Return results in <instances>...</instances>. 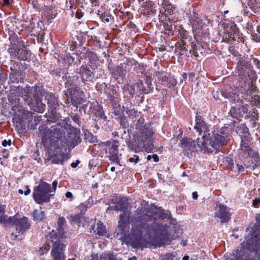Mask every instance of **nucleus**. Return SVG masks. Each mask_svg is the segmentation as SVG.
<instances>
[{
	"label": "nucleus",
	"mask_w": 260,
	"mask_h": 260,
	"mask_svg": "<svg viewBox=\"0 0 260 260\" xmlns=\"http://www.w3.org/2000/svg\"><path fill=\"white\" fill-rule=\"evenodd\" d=\"M143 207L137 210V216L132 221L131 244L134 248L160 247L168 238L169 225L155 222L159 219L161 208L149 207L143 201Z\"/></svg>",
	"instance_id": "obj_1"
},
{
	"label": "nucleus",
	"mask_w": 260,
	"mask_h": 260,
	"mask_svg": "<svg viewBox=\"0 0 260 260\" xmlns=\"http://www.w3.org/2000/svg\"><path fill=\"white\" fill-rule=\"evenodd\" d=\"M39 136L41 142L47 150L49 159L52 164H62L65 154L61 151V142H63L65 131L62 127L52 126L47 129L45 125L39 126Z\"/></svg>",
	"instance_id": "obj_2"
},
{
	"label": "nucleus",
	"mask_w": 260,
	"mask_h": 260,
	"mask_svg": "<svg viewBox=\"0 0 260 260\" xmlns=\"http://www.w3.org/2000/svg\"><path fill=\"white\" fill-rule=\"evenodd\" d=\"M144 120L140 118L136 123V129L139 132L133 141L128 144V148L132 151L138 152L145 151L147 153L152 151L154 148L152 128L144 124Z\"/></svg>",
	"instance_id": "obj_3"
},
{
	"label": "nucleus",
	"mask_w": 260,
	"mask_h": 260,
	"mask_svg": "<svg viewBox=\"0 0 260 260\" xmlns=\"http://www.w3.org/2000/svg\"><path fill=\"white\" fill-rule=\"evenodd\" d=\"M234 132V126L231 124H225L220 129L214 131L212 134L208 133L202 136L203 146L205 147V152L216 153L219 147L226 144L229 137Z\"/></svg>",
	"instance_id": "obj_4"
},
{
	"label": "nucleus",
	"mask_w": 260,
	"mask_h": 260,
	"mask_svg": "<svg viewBox=\"0 0 260 260\" xmlns=\"http://www.w3.org/2000/svg\"><path fill=\"white\" fill-rule=\"evenodd\" d=\"M18 90L26 104L34 107V110L37 112L42 113L44 112L46 105L42 102L41 99L43 91V86L40 85L32 87L27 85Z\"/></svg>",
	"instance_id": "obj_5"
},
{
	"label": "nucleus",
	"mask_w": 260,
	"mask_h": 260,
	"mask_svg": "<svg viewBox=\"0 0 260 260\" xmlns=\"http://www.w3.org/2000/svg\"><path fill=\"white\" fill-rule=\"evenodd\" d=\"M58 233L52 231L47 237L46 243L48 247L52 248L50 255L53 260H66L64 251L66 246L63 233Z\"/></svg>",
	"instance_id": "obj_6"
},
{
	"label": "nucleus",
	"mask_w": 260,
	"mask_h": 260,
	"mask_svg": "<svg viewBox=\"0 0 260 260\" xmlns=\"http://www.w3.org/2000/svg\"><path fill=\"white\" fill-rule=\"evenodd\" d=\"M53 196L54 193H51V185L43 181H41L39 184L35 187L32 193L35 201L42 205L49 203Z\"/></svg>",
	"instance_id": "obj_7"
},
{
	"label": "nucleus",
	"mask_w": 260,
	"mask_h": 260,
	"mask_svg": "<svg viewBox=\"0 0 260 260\" xmlns=\"http://www.w3.org/2000/svg\"><path fill=\"white\" fill-rule=\"evenodd\" d=\"M22 43V40H18L12 43L8 50V52L14 59L29 61L32 57V54L24 47Z\"/></svg>",
	"instance_id": "obj_8"
},
{
	"label": "nucleus",
	"mask_w": 260,
	"mask_h": 260,
	"mask_svg": "<svg viewBox=\"0 0 260 260\" xmlns=\"http://www.w3.org/2000/svg\"><path fill=\"white\" fill-rule=\"evenodd\" d=\"M80 134V131L78 129L70 128L67 137L64 136L63 142H61V151L64 152L67 149H72L77 146L81 141Z\"/></svg>",
	"instance_id": "obj_9"
},
{
	"label": "nucleus",
	"mask_w": 260,
	"mask_h": 260,
	"mask_svg": "<svg viewBox=\"0 0 260 260\" xmlns=\"http://www.w3.org/2000/svg\"><path fill=\"white\" fill-rule=\"evenodd\" d=\"M114 203L115 205L108 207L107 212L110 209L123 212V213L120 215V220L119 221V225L122 227L125 225L129 219V213L127 212L128 208L127 201L125 198L121 197L116 199Z\"/></svg>",
	"instance_id": "obj_10"
},
{
	"label": "nucleus",
	"mask_w": 260,
	"mask_h": 260,
	"mask_svg": "<svg viewBox=\"0 0 260 260\" xmlns=\"http://www.w3.org/2000/svg\"><path fill=\"white\" fill-rule=\"evenodd\" d=\"M72 78L73 80H77V77H74L70 78L66 82V86L68 88V91L71 95V103L75 107H77L78 105L80 104L82 102V96L83 91L78 86H76L74 84L71 83Z\"/></svg>",
	"instance_id": "obj_11"
},
{
	"label": "nucleus",
	"mask_w": 260,
	"mask_h": 260,
	"mask_svg": "<svg viewBox=\"0 0 260 260\" xmlns=\"http://www.w3.org/2000/svg\"><path fill=\"white\" fill-rule=\"evenodd\" d=\"M197 140L198 141H194L192 139L184 138L180 141L179 146L187 153H190L198 150H204L206 152L205 147L203 146V141L199 142V138H198Z\"/></svg>",
	"instance_id": "obj_12"
},
{
	"label": "nucleus",
	"mask_w": 260,
	"mask_h": 260,
	"mask_svg": "<svg viewBox=\"0 0 260 260\" xmlns=\"http://www.w3.org/2000/svg\"><path fill=\"white\" fill-rule=\"evenodd\" d=\"M189 21L192 25L193 31L199 34H206L207 30H204L203 26H207L212 22V21L207 18L200 19L198 17V14L194 12L193 14L191 15Z\"/></svg>",
	"instance_id": "obj_13"
},
{
	"label": "nucleus",
	"mask_w": 260,
	"mask_h": 260,
	"mask_svg": "<svg viewBox=\"0 0 260 260\" xmlns=\"http://www.w3.org/2000/svg\"><path fill=\"white\" fill-rule=\"evenodd\" d=\"M244 246L250 251L260 250V233L254 231L251 237H247L243 242Z\"/></svg>",
	"instance_id": "obj_14"
},
{
	"label": "nucleus",
	"mask_w": 260,
	"mask_h": 260,
	"mask_svg": "<svg viewBox=\"0 0 260 260\" xmlns=\"http://www.w3.org/2000/svg\"><path fill=\"white\" fill-rule=\"evenodd\" d=\"M255 87L253 86L252 82H249L247 85H245L244 87H242L241 91L243 95L242 97L248 101L252 103L253 104L258 105L260 101L258 96L255 95L253 96V92Z\"/></svg>",
	"instance_id": "obj_15"
},
{
	"label": "nucleus",
	"mask_w": 260,
	"mask_h": 260,
	"mask_svg": "<svg viewBox=\"0 0 260 260\" xmlns=\"http://www.w3.org/2000/svg\"><path fill=\"white\" fill-rule=\"evenodd\" d=\"M230 209L226 206L220 204L215 212V218H219L221 223L228 222L231 219Z\"/></svg>",
	"instance_id": "obj_16"
},
{
	"label": "nucleus",
	"mask_w": 260,
	"mask_h": 260,
	"mask_svg": "<svg viewBox=\"0 0 260 260\" xmlns=\"http://www.w3.org/2000/svg\"><path fill=\"white\" fill-rule=\"evenodd\" d=\"M95 68L90 64L82 66L79 69L82 80L83 81H92L95 79Z\"/></svg>",
	"instance_id": "obj_17"
},
{
	"label": "nucleus",
	"mask_w": 260,
	"mask_h": 260,
	"mask_svg": "<svg viewBox=\"0 0 260 260\" xmlns=\"http://www.w3.org/2000/svg\"><path fill=\"white\" fill-rule=\"evenodd\" d=\"M221 95L226 99H229V100L232 103L237 102L239 104V107H238L240 113L242 116L244 115V114L247 113L248 111V106L247 105L240 106V104L242 103V100L239 99L238 95H236L233 93L229 92L228 91H221Z\"/></svg>",
	"instance_id": "obj_18"
},
{
	"label": "nucleus",
	"mask_w": 260,
	"mask_h": 260,
	"mask_svg": "<svg viewBox=\"0 0 260 260\" xmlns=\"http://www.w3.org/2000/svg\"><path fill=\"white\" fill-rule=\"evenodd\" d=\"M210 125L207 124L204 120L203 117L200 115H197L195 119V125L194 128L199 133L200 135H208L210 131Z\"/></svg>",
	"instance_id": "obj_19"
},
{
	"label": "nucleus",
	"mask_w": 260,
	"mask_h": 260,
	"mask_svg": "<svg viewBox=\"0 0 260 260\" xmlns=\"http://www.w3.org/2000/svg\"><path fill=\"white\" fill-rule=\"evenodd\" d=\"M128 65L127 60V62L120 63L119 66L113 68L111 71L112 77L115 79L124 77L126 73L127 66Z\"/></svg>",
	"instance_id": "obj_20"
},
{
	"label": "nucleus",
	"mask_w": 260,
	"mask_h": 260,
	"mask_svg": "<svg viewBox=\"0 0 260 260\" xmlns=\"http://www.w3.org/2000/svg\"><path fill=\"white\" fill-rule=\"evenodd\" d=\"M108 98L112 104L113 109H114V113L115 115L119 114V104L118 98V93L115 89L112 88L108 93Z\"/></svg>",
	"instance_id": "obj_21"
},
{
	"label": "nucleus",
	"mask_w": 260,
	"mask_h": 260,
	"mask_svg": "<svg viewBox=\"0 0 260 260\" xmlns=\"http://www.w3.org/2000/svg\"><path fill=\"white\" fill-rule=\"evenodd\" d=\"M30 226L28 218L26 217H23L19 219L18 218L15 222L16 229L18 233L20 234H23L29 228Z\"/></svg>",
	"instance_id": "obj_22"
},
{
	"label": "nucleus",
	"mask_w": 260,
	"mask_h": 260,
	"mask_svg": "<svg viewBox=\"0 0 260 260\" xmlns=\"http://www.w3.org/2000/svg\"><path fill=\"white\" fill-rule=\"evenodd\" d=\"M242 116L238 107H232L228 116V119L231 121L228 124H231L234 127V123L236 122V121L240 120Z\"/></svg>",
	"instance_id": "obj_23"
},
{
	"label": "nucleus",
	"mask_w": 260,
	"mask_h": 260,
	"mask_svg": "<svg viewBox=\"0 0 260 260\" xmlns=\"http://www.w3.org/2000/svg\"><path fill=\"white\" fill-rule=\"evenodd\" d=\"M252 138L250 137H244L241 138L240 148L239 150L245 153L246 152L250 153V145Z\"/></svg>",
	"instance_id": "obj_24"
},
{
	"label": "nucleus",
	"mask_w": 260,
	"mask_h": 260,
	"mask_svg": "<svg viewBox=\"0 0 260 260\" xmlns=\"http://www.w3.org/2000/svg\"><path fill=\"white\" fill-rule=\"evenodd\" d=\"M243 5H245V8H249L254 13H256L260 10V7L258 6L256 0H242Z\"/></svg>",
	"instance_id": "obj_25"
},
{
	"label": "nucleus",
	"mask_w": 260,
	"mask_h": 260,
	"mask_svg": "<svg viewBox=\"0 0 260 260\" xmlns=\"http://www.w3.org/2000/svg\"><path fill=\"white\" fill-rule=\"evenodd\" d=\"M145 84H146L147 86H144V83L142 80H139L137 82V86L140 90H141L144 93H148L152 91L153 87L152 84L149 83L148 81H146Z\"/></svg>",
	"instance_id": "obj_26"
},
{
	"label": "nucleus",
	"mask_w": 260,
	"mask_h": 260,
	"mask_svg": "<svg viewBox=\"0 0 260 260\" xmlns=\"http://www.w3.org/2000/svg\"><path fill=\"white\" fill-rule=\"evenodd\" d=\"M93 114L101 119L106 120V117L104 115V112L101 106L97 102H93Z\"/></svg>",
	"instance_id": "obj_27"
},
{
	"label": "nucleus",
	"mask_w": 260,
	"mask_h": 260,
	"mask_svg": "<svg viewBox=\"0 0 260 260\" xmlns=\"http://www.w3.org/2000/svg\"><path fill=\"white\" fill-rule=\"evenodd\" d=\"M142 13L144 15L155 14L156 10L153 8L151 2H145L141 10Z\"/></svg>",
	"instance_id": "obj_28"
},
{
	"label": "nucleus",
	"mask_w": 260,
	"mask_h": 260,
	"mask_svg": "<svg viewBox=\"0 0 260 260\" xmlns=\"http://www.w3.org/2000/svg\"><path fill=\"white\" fill-rule=\"evenodd\" d=\"M48 106L50 110H54L58 106V103L55 94L52 93L47 95Z\"/></svg>",
	"instance_id": "obj_29"
},
{
	"label": "nucleus",
	"mask_w": 260,
	"mask_h": 260,
	"mask_svg": "<svg viewBox=\"0 0 260 260\" xmlns=\"http://www.w3.org/2000/svg\"><path fill=\"white\" fill-rule=\"evenodd\" d=\"M236 133L240 136V138L244 137H250L248 128L245 124H241L237 127Z\"/></svg>",
	"instance_id": "obj_30"
},
{
	"label": "nucleus",
	"mask_w": 260,
	"mask_h": 260,
	"mask_svg": "<svg viewBox=\"0 0 260 260\" xmlns=\"http://www.w3.org/2000/svg\"><path fill=\"white\" fill-rule=\"evenodd\" d=\"M41 208L40 209L35 210L32 213L33 220L39 222L44 219L45 218V212L41 210Z\"/></svg>",
	"instance_id": "obj_31"
},
{
	"label": "nucleus",
	"mask_w": 260,
	"mask_h": 260,
	"mask_svg": "<svg viewBox=\"0 0 260 260\" xmlns=\"http://www.w3.org/2000/svg\"><path fill=\"white\" fill-rule=\"evenodd\" d=\"M129 65H134V70L137 73L142 74L145 71V68L143 64L139 63L136 60L134 59L128 60Z\"/></svg>",
	"instance_id": "obj_32"
},
{
	"label": "nucleus",
	"mask_w": 260,
	"mask_h": 260,
	"mask_svg": "<svg viewBox=\"0 0 260 260\" xmlns=\"http://www.w3.org/2000/svg\"><path fill=\"white\" fill-rule=\"evenodd\" d=\"M161 5L164 6V9L166 12L165 16H167L168 15L173 14L174 7L173 6L168 3L167 1L162 0Z\"/></svg>",
	"instance_id": "obj_33"
},
{
	"label": "nucleus",
	"mask_w": 260,
	"mask_h": 260,
	"mask_svg": "<svg viewBox=\"0 0 260 260\" xmlns=\"http://www.w3.org/2000/svg\"><path fill=\"white\" fill-rule=\"evenodd\" d=\"M93 102L90 103L88 102L85 104H84L82 106V107L80 109V111H83L85 114L87 113L89 115L93 113Z\"/></svg>",
	"instance_id": "obj_34"
},
{
	"label": "nucleus",
	"mask_w": 260,
	"mask_h": 260,
	"mask_svg": "<svg viewBox=\"0 0 260 260\" xmlns=\"http://www.w3.org/2000/svg\"><path fill=\"white\" fill-rule=\"evenodd\" d=\"M109 153L108 157L110 160L113 162L116 165L120 166L119 158L121 154H119L118 151H113V152H109Z\"/></svg>",
	"instance_id": "obj_35"
},
{
	"label": "nucleus",
	"mask_w": 260,
	"mask_h": 260,
	"mask_svg": "<svg viewBox=\"0 0 260 260\" xmlns=\"http://www.w3.org/2000/svg\"><path fill=\"white\" fill-rule=\"evenodd\" d=\"M48 116V120L52 122H57L61 117L59 113L56 112V109L51 110V112L49 113Z\"/></svg>",
	"instance_id": "obj_36"
},
{
	"label": "nucleus",
	"mask_w": 260,
	"mask_h": 260,
	"mask_svg": "<svg viewBox=\"0 0 260 260\" xmlns=\"http://www.w3.org/2000/svg\"><path fill=\"white\" fill-rule=\"evenodd\" d=\"M123 108L129 117H136L138 115V111L134 108H125V106H123Z\"/></svg>",
	"instance_id": "obj_37"
},
{
	"label": "nucleus",
	"mask_w": 260,
	"mask_h": 260,
	"mask_svg": "<svg viewBox=\"0 0 260 260\" xmlns=\"http://www.w3.org/2000/svg\"><path fill=\"white\" fill-rule=\"evenodd\" d=\"M106 234L105 226L103 224L98 223L96 227V234L99 236H105Z\"/></svg>",
	"instance_id": "obj_38"
},
{
	"label": "nucleus",
	"mask_w": 260,
	"mask_h": 260,
	"mask_svg": "<svg viewBox=\"0 0 260 260\" xmlns=\"http://www.w3.org/2000/svg\"><path fill=\"white\" fill-rule=\"evenodd\" d=\"M256 32H252L251 36L253 40L257 42H260V24H258L256 26Z\"/></svg>",
	"instance_id": "obj_39"
},
{
	"label": "nucleus",
	"mask_w": 260,
	"mask_h": 260,
	"mask_svg": "<svg viewBox=\"0 0 260 260\" xmlns=\"http://www.w3.org/2000/svg\"><path fill=\"white\" fill-rule=\"evenodd\" d=\"M96 88L98 91H99L101 92H104V93L108 94V85L106 83L103 82L102 83H98L96 86Z\"/></svg>",
	"instance_id": "obj_40"
},
{
	"label": "nucleus",
	"mask_w": 260,
	"mask_h": 260,
	"mask_svg": "<svg viewBox=\"0 0 260 260\" xmlns=\"http://www.w3.org/2000/svg\"><path fill=\"white\" fill-rule=\"evenodd\" d=\"M244 154H247L248 156L251 157L253 160L257 162L259 158V153L257 151H254L250 149V153L248 152H245Z\"/></svg>",
	"instance_id": "obj_41"
},
{
	"label": "nucleus",
	"mask_w": 260,
	"mask_h": 260,
	"mask_svg": "<svg viewBox=\"0 0 260 260\" xmlns=\"http://www.w3.org/2000/svg\"><path fill=\"white\" fill-rule=\"evenodd\" d=\"M156 77L157 78L159 81H161L162 83H166L167 82L168 78L165 75H164L161 72H156Z\"/></svg>",
	"instance_id": "obj_42"
},
{
	"label": "nucleus",
	"mask_w": 260,
	"mask_h": 260,
	"mask_svg": "<svg viewBox=\"0 0 260 260\" xmlns=\"http://www.w3.org/2000/svg\"><path fill=\"white\" fill-rule=\"evenodd\" d=\"M113 256L110 253H103L100 255L99 260H112Z\"/></svg>",
	"instance_id": "obj_43"
},
{
	"label": "nucleus",
	"mask_w": 260,
	"mask_h": 260,
	"mask_svg": "<svg viewBox=\"0 0 260 260\" xmlns=\"http://www.w3.org/2000/svg\"><path fill=\"white\" fill-rule=\"evenodd\" d=\"M72 219L73 222L80 225L82 221V217L79 214H76L72 217Z\"/></svg>",
	"instance_id": "obj_44"
},
{
	"label": "nucleus",
	"mask_w": 260,
	"mask_h": 260,
	"mask_svg": "<svg viewBox=\"0 0 260 260\" xmlns=\"http://www.w3.org/2000/svg\"><path fill=\"white\" fill-rule=\"evenodd\" d=\"M170 215V212H169L168 211L165 212L163 209H161L160 215H159V218L162 219L169 218Z\"/></svg>",
	"instance_id": "obj_45"
},
{
	"label": "nucleus",
	"mask_w": 260,
	"mask_h": 260,
	"mask_svg": "<svg viewBox=\"0 0 260 260\" xmlns=\"http://www.w3.org/2000/svg\"><path fill=\"white\" fill-rule=\"evenodd\" d=\"M231 35H235L238 31V29L236 26V24L234 22H231L230 24Z\"/></svg>",
	"instance_id": "obj_46"
},
{
	"label": "nucleus",
	"mask_w": 260,
	"mask_h": 260,
	"mask_svg": "<svg viewBox=\"0 0 260 260\" xmlns=\"http://www.w3.org/2000/svg\"><path fill=\"white\" fill-rule=\"evenodd\" d=\"M85 139L91 142H94L96 138L94 137V136L92 135V133L87 132V133L85 134Z\"/></svg>",
	"instance_id": "obj_47"
},
{
	"label": "nucleus",
	"mask_w": 260,
	"mask_h": 260,
	"mask_svg": "<svg viewBox=\"0 0 260 260\" xmlns=\"http://www.w3.org/2000/svg\"><path fill=\"white\" fill-rule=\"evenodd\" d=\"M19 111L20 113L22 114L23 116L26 117H28L31 115V113L28 110H26L24 108H21L19 110Z\"/></svg>",
	"instance_id": "obj_48"
},
{
	"label": "nucleus",
	"mask_w": 260,
	"mask_h": 260,
	"mask_svg": "<svg viewBox=\"0 0 260 260\" xmlns=\"http://www.w3.org/2000/svg\"><path fill=\"white\" fill-rule=\"evenodd\" d=\"M139 160V157L137 155H134L133 157H129L128 158V161L131 163H134V164H137Z\"/></svg>",
	"instance_id": "obj_49"
},
{
	"label": "nucleus",
	"mask_w": 260,
	"mask_h": 260,
	"mask_svg": "<svg viewBox=\"0 0 260 260\" xmlns=\"http://www.w3.org/2000/svg\"><path fill=\"white\" fill-rule=\"evenodd\" d=\"M72 119L77 124L78 126H81V121H80V117L78 115L75 114L71 116Z\"/></svg>",
	"instance_id": "obj_50"
},
{
	"label": "nucleus",
	"mask_w": 260,
	"mask_h": 260,
	"mask_svg": "<svg viewBox=\"0 0 260 260\" xmlns=\"http://www.w3.org/2000/svg\"><path fill=\"white\" fill-rule=\"evenodd\" d=\"M18 218H15V217H7V223L8 224H13L15 225V222Z\"/></svg>",
	"instance_id": "obj_51"
},
{
	"label": "nucleus",
	"mask_w": 260,
	"mask_h": 260,
	"mask_svg": "<svg viewBox=\"0 0 260 260\" xmlns=\"http://www.w3.org/2000/svg\"><path fill=\"white\" fill-rule=\"evenodd\" d=\"M8 216L2 213L0 214V223L2 224H6Z\"/></svg>",
	"instance_id": "obj_52"
},
{
	"label": "nucleus",
	"mask_w": 260,
	"mask_h": 260,
	"mask_svg": "<svg viewBox=\"0 0 260 260\" xmlns=\"http://www.w3.org/2000/svg\"><path fill=\"white\" fill-rule=\"evenodd\" d=\"M109 147V152L118 151V145L116 144H111Z\"/></svg>",
	"instance_id": "obj_53"
},
{
	"label": "nucleus",
	"mask_w": 260,
	"mask_h": 260,
	"mask_svg": "<svg viewBox=\"0 0 260 260\" xmlns=\"http://www.w3.org/2000/svg\"><path fill=\"white\" fill-rule=\"evenodd\" d=\"M64 222V219L63 218H59L58 223V224L59 225V229L57 230L58 232H56L58 234L59 233H58L59 232H60V233H63V232L60 229V226H61V225H62L63 224ZM62 235L63 236V234H62Z\"/></svg>",
	"instance_id": "obj_54"
},
{
	"label": "nucleus",
	"mask_w": 260,
	"mask_h": 260,
	"mask_svg": "<svg viewBox=\"0 0 260 260\" xmlns=\"http://www.w3.org/2000/svg\"><path fill=\"white\" fill-rule=\"evenodd\" d=\"M57 183H58V182L56 180H54L53 181L52 184V187H51V193L54 194V193L56 190Z\"/></svg>",
	"instance_id": "obj_55"
},
{
	"label": "nucleus",
	"mask_w": 260,
	"mask_h": 260,
	"mask_svg": "<svg viewBox=\"0 0 260 260\" xmlns=\"http://www.w3.org/2000/svg\"><path fill=\"white\" fill-rule=\"evenodd\" d=\"M48 248H47L46 246H42L40 248L39 252L41 255H43L47 252L48 250Z\"/></svg>",
	"instance_id": "obj_56"
},
{
	"label": "nucleus",
	"mask_w": 260,
	"mask_h": 260,
	"mask_svg": "<svg viewBox=\"0 0 260 260\" xmlns=\"http://www.w3.org/2000/svg\"><path fill=\"white\" fill-rule=\"evenodd\" d=\"M111 144L112 143L109 141L102 143V146L105 147L106 152H107V150L106 149L107 147H109L111 146Z\"/></svg>",
	"instance_id": "obj_57"
},
{
	"label": "nucleus",
	"mask_w": 260,
	"mask_h": 260,
	"mask_svg": "<svg viewBox=\"0 0 260 260\" xmlns=\"http://www.w3.org/2000/svg\"><path fill=\"white\" fill-rule=\"evenodd\" d=\"M78 209L81 211V213H84L87 210V209L83 203L81 204L78 206Z\"/></svg>",
	"instance_id": "obj_58"
},
{
	"label": "nucleus",
	"mask_w": 260,
	"mask_h": 260,
	"mask_svg": "<svg viewBox=\"0 0 260 260\" xmlns=\"http://www.w3.org/2000/svg\"><path fill=\"white\" fill-rule=\"evenodd\" d=\"M65 196L67 198L70 199V201H72L73 200V196L71 192L67 191L66 193Z\"/></svg>",
	"instance_id": "obj_59"
},
{
	"label": "nucleus",
	"mask_w": 260,
	"mask_h": 260,
	"mask_svg": "<svg viewBox=\"0 0 260 260\" xmlns=\"http://www.w3.org/2000/svg\"><path fill=\"white\" fill-rule=\"evenodd\" d=\"M11 141L10 140L8 141L5 140L2 142V145L4 147H6L8 145L10 146V145H11Z\"/></svg>",
	"instance_id": "obj_60"
},
{
	"label": "nucleus",
	"mask_w": 260,
	"mask_h": 260,
	"mask_svg": "<svg viewBox=\"0 0 260 260\" xmlns=\"http://www.w3.org/2000/svg\"><path fill=\"white\" fill-rule=\"evenodd\" d=\"M82 17V12L81 11H77L76 13V17L78 19H80Z\"/></svg>",
	"instance_id": "obj_61"
},
{
	"label": "nucleus",
	"mask_w": 260,
	"mask_h": 260,
	"mask_svg": "<svg viewBox=\"0 0 260 260\" xmlns=\"http://www.w3.org/2000/svg\"><path fill=\"white\" fill-rule=\"evenodd\" d=\"M260 203V199H255L253 201V206L256 207L257 205Z\"/></svg>",
	"instance_id": "obj_62"
},
{
	"label": "nucleus",
	"mask_w": 260,
	"mask_h": 260,
	"mask_svg": "<svg viewBox=\"0 0 260 260\" xmlns=\"http://www.w3.org/2000/svg\"><path fill=\"white\" fill-rule=\"evenodd\" d=\"M75 3H69L68 1H66V7L67 8H69L70 9H72L74 8V5Z\"/></svg>",
	"instance_id": "obj_63"
},
{
	"label": "nucleus",
	"mask_w": 260,
	"mask_h": 260,
	"mask_svg": "<svg viewBox=\"0 0 260 260\" xmlns=\"http://www.w3.org/2000/svg\"><path fill=\"white\" fill-rule=\"evenodd\" d=\"M79 163H80V161L79 160H76L75 162H72L71 164V166L73 168H75L78 166V165L79 164Z\"/></svg>",
	"instance_id": "obj_64"
}]
</instances>
